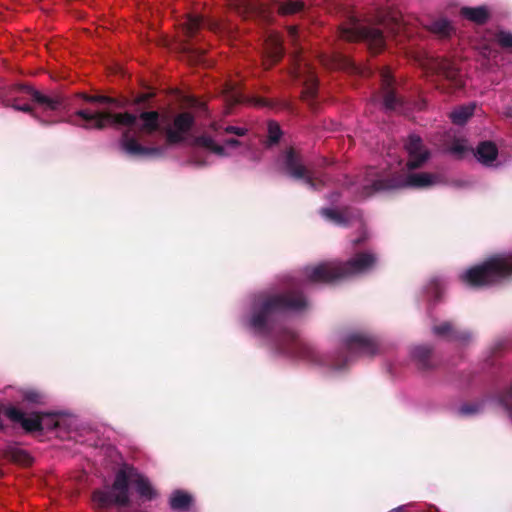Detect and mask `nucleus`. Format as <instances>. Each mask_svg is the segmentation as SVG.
Returning <instances> with one entry per match:
<instances>
[{"mask_svg":"<svg viewBox=\"0 0 512 512\" xmlns=\"http://www.w3.org/2000/svg\"><path fill=\"white\" fill-rule=\"evenodd\" d=\"M378 264V257L370 250L356 252L347 262L329 261L307 266L300 277L289 276L281 294L259 295L253 302V313L249 320L250 329L259 336L276 337V345L283 354L309 361L314 364H329L312 345L296 338L293 331L283 328L279 318L284 312L301 311L307 304L299 293L309 284L329 283L372 271Z\"/></svg>","mask_w":512,"mask_h":512,"instance_id":"1","label":"nucleus"},{"mask_svg":"<svg viewBox=\"0 0 512 512\" xmlns=\"http://www.w3.org/2000/svg\"><path fill=\"white\" fill-rule=\"evenodd\" d=\"M408 161L403 164L392 154L391 160L380 168H369L359 185L360 197H369L376 192L390 191L398 188H427L438 183L439 177L431 173H411L421 167L430 156L419 136L412 134L405 144Z\"/></svg>","mask_w":512,"mask_h":512,"instance_id":"2","label":"nucleus"},{"mask_svg":"<svg viewBox=\"0 0 512 512\" xmlns=\"http://www.w3.org/2000/svg\"><path fill=\"white\" fill-rule=\"evenodd\" d=\"M76 115L81 117L85 124L84 128L101 129L108 125L125 127L120 145L121 148L131 156L158 157L164 154L162 147H144L138 142V133H151L158 127L157 112H143L139 116L124 113L112 114L109 112H91L79 110Z\"/></svg>","mask_w":512,"mask_h":512,"instance_id":"3","label":"nucleus"},{"mask_svg":"<svg viewBox=\"0 0 512 512\" xmlns=\"http://www.w3.org/2000/svg\"><path fill=\"white\" fill-rule=\"evenodd\" d=\"M135 487L138 495L144 500L156 498L157 492L149 479L140 474L135 468L124 466L115 476L111 489L98 490L93 494V502L99 508H106L112 504L126 507L129 504V485Z\"/></svg>","mask_w":512,"mask_h":512,"instance_id":"4","label":"nucleus"},{"mask_svg":"<svg viewBox=\"0 0 512 512\" xmlns=\"http://www.w3.org/2000/svg\"><path fill=\"white\" fill-rule=\"evenodd\" d=\"M401 31H407L403 17L397 12H389L377 25L353 22L351 27L341 31V37L348 41L362 40L371 50L378 52L386 46L389 37H397Z\"/></svg>","mask_w":512,"mask_h":512,"instance_id":"5","label":"nucleus"},{"mask_svg":"<svg viewBox=\"0 0 512 512\" xmlns=\"http://www.w3.org/2000/svg\"><path fill=\"white\" fill-rule=\"evenodd\" d=\"M3 105L16 111L30 113L42 124H50L58 122L52 119V116L60 109L61 102L41 94L32 87L18 86L3 100Z\"/></svg>","mask_w":512,"mask_h":512,"instance_id":"6","label":"nucleus"},{"mask_svg":"<svg viewBox=\"0 0 512 512\" xmlns=\"http://www.w3.org/2000/svg\"><path fill=\"white\" fill-rule=\"evenodd\" d=\"M510 276H512V253H503L467 269L460 274L459 278L465 285L478 288L499 283Z\"/></svg>","mask_w":512,"mask_h":512,"instance_id":"7","label":"nucleus"},{"mask_svg":"<svg viewBox=\"0 0 512 512\" xmlns=\"http://www.w3.org/2000/svg\"><path fill=\"white\" fill-rule=\"evenodd\" d=\"M6 413L9 420L19 423L27 432L58 430L71 422L69 417L58 413H24L18 408H7Z\"/></svg>","mask_w":512,"mask_h":512,"instance_id":"8","label":"nucleus"},{"mask_svg":"<svg viewBox=\"0 0 512 512\" xmlns=\"http://www.w3.org/2000/svg\"><path fill=\"white\" fill-rule=\"evenodd\" d=\"M212 128L215 132V136H200L196 139V144L220 157L233 155L240 146V142L238 140L234 138H226V134L243 136L247 131L245 128L230 125L222 128L216 123L212 125Z\"/></svg>","mask_w":512,"mask_h":512,"instance_id":"9","label":"nucleus"},{"mask_svg":"<svg viewBox=\"0 0 512 512\" xmlns=\"http://www.w3.org/2000/svg\"><path fill=\"white\" fill-rule=\"evenodd\" d=\"M277 164L290 177L303 180L312 189L317 187L318 180L315 174L302 164L301 159L292 148L285 151L278 159Z\"/></svg>","mask_w":512,"mask_h":512,"instance_id":"10","label":"nucleus"},{"mask_svg":"<svg viewBox=\"0 0 512 512\" xmlns=\"http://www.w3.org/2000/svg\"><path fill=\"white\" fill-rule=\"evenodd\" d=\"M422 66L427 71L443 75L446 79L451 81L455 87L462 86V79L454 64L449 59L429 57L423 61Z\"/></svg>","mask_w":512,"mask_h":512,"instance_id":"11","label":"nucleus"},{"mask_svg":"<svg viewBox=\"0 0 512 512\" xmlns=\"http://www.w3.org/2000/svg\"><path fill=\"white\" fill-rule=\"evenodd\" d=\"M194 119L191 114L184 112L178 114L174 121L166 128V137L169 143H179L183 141L192 125Z\"/></svg>","mask_w":512,"mask_h":512,"instance_id":"12","label":"nucleus"},{"mask_svg":"<svg viewBox=\"0 0 512 512\" xmlns=\"http://www.w3.org/2000/svg\"><path fill=\"white\" fill-rule=\"evenodd\" d=\"M345 348L351 355H372L376 352L377 345L372 338L362 333H353L348 335L345 339Z\"/></svg>","mask_w":512,"mask_h":512,"instance_id":"13","label":"nucleus"},{"mask_svg":"<svg viewBox=\"0 0 512 512\" xmlns=\"http://www.w3.org/2000/svg\"><path fill=\"white\" fill-rule=\"evenodd\" d=\"M294 77L304 86V94L308 97H313L317 89V79L314 72L308 64H299L297 69L293 72Z\"/></svg>","mask_w":512,"mask_h":512,"instance_id":"14","label":"nucleus"},{"mask_svg":"<svg viewBox=\"0 0 512 512\" xmlns=\"http://www.w3.org/2000/svg\"><path fill=\"white\" fill-rule=\"evenodd\" d=\"M381 79L383 89V105L388 110L396 109L399 104V100L391 89L393 77L388 70H383L381 72Z\"/></svg>","mask_w":512,"mask_h":512,"instance_id":"15","label":"nucleus"},{"mask_svg":"<svg viewBox=\"0 0 512 512\" xmlns=\"http://www.w3.org/2000/svg\"><path fill=\"white\" fill-rule=\"evenodd\" d=\"M498 154L497 147L490 141L480 143L474 153L476 159L486 166H491Z\"/></svg>","mask_w":512,"mask_h":512,"instance_id":"16","label":"nucleus"},{"mask_svg":"<svg viewBox=\"0 0 512 512\" xmlns=\"http://www.w3.org/2000/svg\"><path fill=\"white\" fill-rule=\"evenodd\" d=\"M433 333L437 336L449 339L465 341L469 338L467 332L457 331L449 322H443L433 327Z\"/></svg>","mask_w":512,"mask_h":512,"instance_id":"17","label":"nucleus"},{"mask_svg":"<svg viewBox=\"0 0 512 512\" xmlns=\"http://www.w3.org/2000/svg\"><path fill=\"white\" fill-rule=\"evenodd\" d=\"M461 14L477 24L484 23L488 18V10L485 7H464L461 9Z\"/></svg>","mask_w":512,"mask_h":512,"instance_id":"18","label":"nucleus"},{"mask_svg":"<svg viewBox=\"0 0 512 512\" xmlns=\"http://www.w3.org/2000/svg\"><path fill=\"white\" fill-rule=\"evenodd\" d=\"M474 109L475 104L472 103L460 106L451 112L450 118L454 124L463 125L472 116Z\"/></svg>","mask_w":512,"mask_h":512,"instance_id":"19","label":"nucleus"},{"mask_svg":"<svg viewBox=\"0 0 512 512\" xmlns=\"http://www.w3.org/2000/svg\"><path fill=\"white\" fill-rule=\"evenodd\" d=\"M4 457L17 463L25 464L28 461V454L16 445H8L3 451Z\"/></svg>","mask_w":512,"mask_h":512,"instance_id":"20","label":"nucleus"},{"mask_svg":"<svg viewBox=\"0 0 512 512\" xmlns=\"http://www.w3.org/2000/svg\"><path fill=\"white\" fill-rule=\"evenodd\" d=\"M191 502V496L182 491H175L170 497V506L174 510L185 509Z\"/></svg>","mask_w":512,"mask_h":512,"instance_id":"21","label":"nucleus"},{"mask_svg":"<svg viewBox=\"0 0 512 512\" xmlns=\"http://www.w3.org/2000/svg\"><path fill=\"white\" fill-rule=\"evenodd\" d=\"M429 29L440 36H448L452 31L451 23L446 19H438L431 23Z\"/></svg>","mask_w":512,"mask_h":512,"instance_id":"22","label":"nucleus"},{"mask_svg":"<svg viewBox=\"0 0 512 512\" xmlns=\"http://www.w3.org/2000/svg\"><path fill=\"white\" fill-rule=\"evenodd\" d=\"M269 54L274 61L282 54V42L277 34L271 35L269 38Z\"/></svg>","mask_w":512,"mask_h":512,"instance_id":"23","label":"nucleus"},{"mask_svg":"<svg viewBox=\"0 0 512 512\" xmlns=\"http://www.w3.org/2000/svg\"><path fill=\"white\" fill-rule=\"evenodd\" d=\"M430 349L427 346H416L412 349L411 355L423 366H427V360L430 355Z\"/></svg>","mask_w":512,"mask_h":512,"instance_id":"24","label":"nucleus"},{"mask_svg":"<svg viewBox=\"0 0 512 512\" xmlns=\"http://www.w3.org/2000/svg\"><path fill=\"white\" fill-rule=\"evenodd\" d=\"M320 213L325 219L337 225H342L347 221L340 213L331 208L322 209Z\"/></svg>","mask_w":512,"mask_h":512,"instance_id":"25","label":"nucleus"},{"mask_svg":"<svg viewBox=\"0 0 512 512\" xmlns=\"http://www.w3.org/2000/svg\"><path fill=\"white\" fill-rule=\"evenodd\" d=\"M303 6L301 1L288 0L279 6V11L282 14H292L301 11Z\"/></svg>","mask_w":512,"mask_h":512,"instance_id":"26","label":"nucleus"},{"mask_svg":"<svg viewBox=\"0 0 512 512\" xmlns=\"http://www.w3.org/2000/svg\"><path fill=\"white\" fill-rule=\"evenodd\" d=\"M469 150L465 140H457L449 149L450 153L457 157H463Z\"/></svg>","mask_w":512,"mask_h":512,"instance_id":"27","label":"nucleus"},{"mask_svg":"<svg viewBox=\"0 0 512 512\" xmlns=\"http://www.w3.org/2000/svg\"><path fill=\"white\" fill-rule=\"evenodd\" d=\"M281 137V130L277 123L270 122L268 124V141L272 145L276 143Z\"/></svg>","mask_w":512,"mask_h":512,"instance_id":"28","label":"nucleus"},{"mask_svg":"<svg viewBox=\"0 0 512 512\" xmlns=\"http://www.w3.org/2000/svg\"><path fill=\"white\" fill-rule=\"evenodd\" d=\"M23 399L30 403H42L44 396L36 390H25L23 392Z\"/></svg>","mask_w":512,"mask_h":512,"instance_id":"29","label":"nucleus"},{"mask_svg":"<svg viewBox=\"0 0 512 512\" xmlns=\"http://www.w3.org/2000/svg\"><path fill=\"white\" fill-rule=\"evenodd\" d=\"M322 62L330 68H346L350 65L348 60L339 58H324Z\"/></svg>","mask_w":512,"mask_h":512,"instance_id":"30","label":"nucleus"},{"mask_svg":"<svg viewBox=\"0 0 512 512\" xmlns=\"http://www.w3.org/2000/svg\"><path fill=\"white\" fill-rule=\"evenodd\" d=\"M481 410V404L479 403H471L465 404L460 407L459 412L462 415H474Z\"/></svg>","mask_w":512,"mask_h":512,"instance_id":"31","label":"nucleus"},{"mask_svg":"<svg viewBox=\"0 0 512 512\" xmlns=\"http://www.w3.org/2000/svg\"><path fill=\"white\" fill-rule=\"evenodd\" d=\"M497 41L502 47H512V33L506 31H500L497 34Z\"/></svg>","mask_w":512,"mask_h":512,"instance_id":"32","label":"nucleus"},{"mask_svg":"<svg viewBox=\"0 0 512 512\" xmlns=\"http://www.w3.org/2000/svg\"><path fill=\"white\" fill-rule=\"evenodd\" d=\"M501 403L512 419V386L511 389L501 398Z\"/></svg>","mask_w":512,"mask_h":512,"instance_id":"33","label":"nucleus"},{"mask_svg":"<svg viewBox=\"0 0 512 512\" xmlns=\"http://www.w3.org/2000/svg\"><path fill=\"white\" fill-rule=\"evenodd\" d=\"M187 30L189 33H193L202 24V19L198 16L189 17L187 20Z\"/></svg>","mask_w":512,"mask_h":512,"instance_id":"34","label":"nucleus"},{"mask_svg":"<svg viewBox=\"0 0 512 512\" xmlns=\"http://www.w3.org/2000/svg\"><path fill=\"white\" fill-rule=\"evenodd\" d=\"M441 286H442V280H440V279L432 280L431 283L429 284V293L437 294L438 290L441 288Z\"/></svg>","mask_w":512,"mask_h":512,"instance_id":"35","label":"nucleus"},{"mask_svg":"<svg viewBox=\"0 0 512 512\" xmlns=\"http://www.w3.org/2000/svg\"><path fill=\"white\" fill-rule=\"evenodd\" d=\"M7 408H15L12 405H0V430H3L5 428V425L2 421V415L7 417L6 409Z\"/></svg>","mask_w":512,"mask_h":512,"instance_id":"36","label":"nucleus"},{"mask_svg":"<svg viewBox=\"0 0 512 512\" xmlns=\"http://www.w3.org/2000/svg\"><path fill=\"white\" fill-rule=\"evenodd\" d=\"M230 98L231 100H233L234 102H241L243 100V97L242 95L240 94V92H238L237 90H235L233 88V91H231V95H230Z\"/></svg>","mask_w":512,"mask_h":512,"instance_id":"37","label":"nucleus"},{"mask_svg":"<svg viewBox=\"0 0 512 512\" xmlns=\"http://www.w3.org/2000/svg\"><path fill=\"white\" fill-rule=\"evenodd\" d=\"M87 100L91 102H110V100L104 96H91L87 98Z\"/></svg>","mask_w":512,"mask_h":512,"instance_id":"38","label":"nucleus"},{"mask_svg":"<svg viewBox=\"0 0 512 512\" xmlns=\"http://www.w3.org/2000/svg\"><path fill=\"white\" fill-rule=\"evenodd\" d=\"M298 31L296 27H291L288 30V36L291 40H295L297 37Z\"/></svg>","mask_w":512,"mask_h":512,"instance_id":"39","label":"nucleus"},{"mask_svg":"<svg viewBox=\"0 0 512 512\" xmlns=\"http://www.w3.org/2000/svg\"><path fill=\"white\" fill-rule=\"evenodd\" d=\"M193 162H194V164H195V165H197V166H203V165H206V164H208V163H209V162H208V161H206V160H204V161H200V160H197V159L193 160Z\"/></svg>","mask_w":512,"mask_h":512,"instance_id":"40","label":"nucleus"},{"mask_svg":"<svg viewBox=\"0 0 512 512\" xmlns=\"http://www.w3.org/2000/svg\"><path fill=\"white\" fill-rule=\"evenodd\" d=\"M334 369L340 370L342 368V365H339L338 363H331Z\"/></svg>","mask_w":512,"mask_h":512,"instance_id":"41","label":"nucleus"},{"mask_svg":"<svg viewBox=\"0 0 512 512\" xmlns=\"http://www.w3.org/2000/svg\"><path fill=\"white\" fill-rule=\"evenodd\" d=\"M403 509H404V506H400L398 508L391 510L390 512H401Z\"/></svg>","mask_w":512,"mask_h":512,"instance_id":"42","label":"nucleus"},{"mask_svg":"<svg viewBox=\"0 0 512 512\" xmlns=\"http://www.w3.org/2000/svg\"><path fill=\"white\" fill-rule=\"evenodd\" d=\"M364 239H365V236H363L362 238H358L353 241V244H358L359 242L363 241Z\"/></svg>","mask_w":512,"mask_h":512,"instance_id":"43","label":"nucleus"}]
</instances>
